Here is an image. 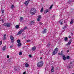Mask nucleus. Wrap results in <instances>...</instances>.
I'll use <instances>...</instances> for the list:
<instances>
[{"mask_svg": "<svg viewBox=\"0 0 74 74\" xmlns=\"http://www.w3.org/2000/svg\"><path fill=\"white\" fill-rule=\"evenodd\" d=\"M59 23H60V24H61V25H63V22H62V21L61 20H60V21Z\"/></svg>", "mask_w": 74, "mask_h": 74, "instance_id": "obj_22", "label": "nucleus"}, {"mask_svg": "<svg viewBox=\"0 0 74 74\" xmlns=\"http://www.w3.org/2000/svg\"><path fill=\"white\" fill-rule=\"evenodd\" d=\"M5 36H6V34H5L3 36L4 37H5Z\"/></svg>", "mask_w": 74, "mask_h": 74, "instance_id": "obj_40", "label": "nucleus"}, {"mask_svg": "<svg viewBox=\"0 0 74 74\" xmlns=\"http://www.w3.org/2000/svg\"><path fill=\"white\" fill-rule=\"evenodd\" d=\"M7 47V46L5 45V46L2 48V49L3 50V51H4V50H5V49H6V48H5V47Z\"/></svg>", "mask_w": 74, "mask_h": 74, "instance_id": "obj_16", "label": "nucleus"}, {"mask_svg": "<svg viewBox=\"0 0 74 74\" xmlns=\"http://www.w3.org/2000/svg\"><path fill=\"white\" fill-rule=\"evenodd\" d=\"M69 50L67 51V52H69Z\"/></svg>", "mask_w": 74, "mask_h": 74, "instance_id": "obj_50", "label": "nucleus"}, {"mask_svg": "<svg viewBox=\"0 0 74 74\" xmlns=\"http://www.w3.org/2000/svg\"><path fill=\"white\" fill-rule=\"evenodd\" d=\"M40 53H41V52H40Z\"/></svg>", "mask_w": 74, "mask_h": 74, "instance_id": "obj_51", "label": "nucleus"}, {"mask_svg": "<svg viewBox=\"0 0 74 74\" xmlns=\"http://www.w3.org/2000/svg\"><path fill=\"white\" fill-rule=\"evenodd\" d=\"M71 41H72V40L71 39H70L67 44L66 45H70L71 44Z\"/></svg>", "mask_w": 74, "mask_h": 74, "instance_id": "obj_8", "label": "nucleus"}, {"mask_svg": "<svg viewBox=\"0 0 74 74\" xmlns=\"http://www.w3.org/2000/svg\"><path fill=\"white\" fill-rule=\"evenodd\" d=\"M40 59H42V57H40Z\"/></svg>", "mask_w": 74, "mask_h": 74, "instance_id": "obj_47", "label": "nucleus"}, {"mask_svg": "<svg viewBox=\"0 0 74 74\" xmlns=\"http://www.w3.org/2000/svg\"><path fill=\"white\" fill-rule=\"evenodd\" d=\"M29 66V64H28V63H27L25 64V67H28Z\"/></svg>", "mask_w": 74, "mask_h": 74, "instance_id": "obj_12", "label": "nucleus"}, {"mask_svg": "<svg viewBox=\"0 0 74 74\" xmlns=\"http://www.w3.org/2000/svg\"><path fill=\"white\" fill-rule=\"evenodd\" d=\"M53 71H54V67H52L51 70V73H53Z\"/></svg>", "mask_w": 74, "mask_h": 74, "instance_id": "obj_14", "label": "nucleus"}, {"mask_svg": "<svg viewBox=\"0 0 74 74\" xmlns=\"http://www.w3.org/2000/svg\"><path fill=\"white\" fill-rule=\"evenodd\" d=\"M66 28V26H64V27H63V29H65Z\"/></svg>", "mask_w": 74, "mask_h": 74, "instance_id": "obj_29", "label": "nucleus"}, {"mask_svg": "<svg viewBox=\"0 0 74 74\" xmlns=\"http://www.w3.org/2000/svg\"><path fill=\"white\" fill-rule=\"evenodd\" d=\"M43 65V62L40 61L38 62L37 65V67H41Z\"/></svg>", "mask_w": 74, "mask_h": 74, "instance_id": "obj_2", "label": "nucleus"}, {"mask_svg": "<svg viewBox=\"0 0 74 74\" xmlns=\"http://www.w3.org/2000/svg\"><path fill=\"white\" fill-rule=\"evenodd\" d=\"M68 68H70L71 67L70 66H68Z\"/></svg>", "mask_w": 74, "mask_h": 74, "instance_id": "obj_44", "label": "nucleus"}, {"mask_svg": "<svg viewBox=\"0 0 74 74\" xmlns=\"http://www.w3.org/2000/svg\"><path fill=\"white\" fill-rule=\"evenodd\" d=\"M4 10H2V14H3V13H4Z\"/></svg>", "mask_w": 74, "mask_h": 74, "instance_id": "obj_33", "label": "nucleus"}, {"mask_svg": "<svg viewBox=\"0 0 74 74\" xmlns=\"http://www.w3.org/2000/svg\"><path fill=\"white\" fill-rule=\"evenodd\" d=\"M46 32H47V29H44V30L42 31V33L43 34H44V33H46Z\"/></svg>", "mask_w": 74, "mask_h": 74, "instance_id": "obj_10", "label": "nucleus"}, {"mask_svg": "<svg viewBox=\"0 0 74 74\" xmlns=\"http://www.w3.org/2000/svg\"><path fill=\"white\" fill-rule=\"evenodd\" d=\"M63 51H61V54H63Z\"/></svg>", "mask_w": 74, "mask_h": 74, "instance_id": "obj_38", "label": "nucleus"}, {"mask_svg": "<svg viewBox=\"0 0 74 74\" xmlns=\"http://www.w3.org/2000/svg\"><path fill=\"white\" fill-rule=\"evenodd\" d=\"M20 19L21 20H22V19H23V17H20Z\"/></svg>", "mask_w": 74, "mask_h": 74, "instance_id": "obj_35", "label": "nucleus"}, {"mask_svg": "<svg viewBox=\"0 0 74 74\" xmlns=\"http://www.w3.org/2000/svg\"><path fill=\"white\" fill-rule=\"evenodd\" d=\"M58 48L56 47L54 50V51H53V55H56L57 53L58 52Z\"/></svg>", "mask_w": 74, "mask_h": 74, "instance_id": "obj_3", "label": "nucleus"}, {"mask_svg": "<svg viewBox=\"0 0 74 74\" xmlns=\"http://www.w3.org/2000/svg\"><path fill=\"white\" fill-rule=\"evenodd\" d=\"M27 27H24V30H25V29H27Z\"/></svg>", "mask_w": 74, "mask_h": 74, "instance_id": "obj_31", "label": "nucleus"}, {"mask_svg": "<svg viewBox=\"0 0 74 74\" xmlns=\"http://www.w3.org/2000/svg\"><path fill=\"white\" fill-rule=\"evenodd\" d=\"M29 57H30V58L32 57V55H29Z\"/></svg>", "mask_w": 74, "mask_h": 74, "instance_id": "obj_39", "label": "nucleus"}, {"mask_svg": "<svg viewBox=\"0 0 74 74\" xmlns=\"http://www.w3.org/2000/svg\"><path fill=\"white\" fill-rule=\"evenodd\" d=\"M1 44H2V41H1L0 42V46Z\"/></svg>", "mask_w": 74, "mask_h": 74, "instance_id": "obj_32", "label": "nucleus"}, {"mask_svg": "<svg viewBox=\"0 0 74 74\" xmlns=\"http://www.w3.org/2000/svg\"><path fill=\"white\" fill-rule=\"evenodd\" d=\"M2 22H3V21H2Z\"/></svg>", "mask_w": 74, "mask_h": 74, "instance_id": "obj_54", "label": "nucleus"}, {"mask_svg": "<svg viewBox=\"0 0 74 74\" xmlns=\"http://www.w3.org/2000/svg\"><path fill=\"white\" fill-rule=\"evenodd\" d=\"M73 34V33H71V34L72 35V34Z\"/></svg>", "mask_w": 74, "mask_h": 74, "instance_id": "obj_48", "label": "nucleus"}, {"mask_svg": "<svg viewBox=\"0 0 74 74\" xmlns=\"http://www.w3.org/2000/svg\"><path fill=\"white\" fill-rule=\"evenodd\" d=\"M27 41L28 42H30V40H27Z\"/></svg>", "mask_w": 74, "mask_h": 74, "instance_id": "obj_34", "label": "nucleus"}, {"mask_svg": "<svg viewBox=\"0 0 74 74\" xmlns=\"http://www.w3.org/2000/svg\"><path fill=\"white\" fill-rule=\"evenodd\" d=\"M17 42H18V43H19L20 42V40H17Z\"/></svg>", "mask_w": 74, "mask_h": 74, "instance_id": "obj_28", "label": "nucleus"}, {"mask_svg": "<svg viewBox=\"0 0 74 74\" xmlns=\"http://www.w3.org/2000/svg\"><path fill=\"white\" fill-rule=\"evenodd\" d=\"M1 28L0 27V30Z\"/></svg>", "mask_w": 74, "mask_h": 74, "instance_id": "obj_53", "label": "nucleus"}, {"mask_svg": "<svg viewBox=\"0 0 74 74\" xmlns=\"http://www.w3.org/2000/svg\"><path fill=\"white\" fill-rule=\"evenodd\" d=\"M38 18L37 19V21H40V20H41V15H40L39 16H38Z\"/></svg>", "mask_w": 74, "mask_h": 74, "instance_id": "obj_7", "label": "nucleus"}, {"mask_svg": "<svg viewBox=\"0 0 74 74\" xmlns=\"http://www.w3.org/2000/svg\"><path fill=\"white\" fill-rule=\"evenodd\" d=\"M72 74H74V73H72Z\"/></svg>", "mask_w": 74, "mask_h": 74, "instance_id": "obj_52", "label": "nucleus"}, {"mask_svg": "<svg viewBox=\"0 0 74 74\" xmlns=\"http://www.w3.org/2000/svg\"><path fill=\"white\" fill-rule=\"evenodd\" d=\"M73 23H74V19H72L70 22V24H73Z\"/></svg>", "mask_w": 74, "mask_h": 74, "instance_id": "obj_11", "label": "nucleus"}, {"mask_svg": "<svg viewBox=\"0 0 74 74\" xmlns=\"http://www.w3.org/2000/svg\"><path fill=\"white\" fill-rule=\"evenodd\" d=\"M29 0L26 1L25 2V4L26 5V6H27V5H28V3H29Z\"/></svg>", "mask_w": 74, "mask_h": 74, "instance_id": "obj_9", "label": "nucleus"}, {"mask_svg": "<svg viewBox=\"0 0 74 74\" xmlns=\"http://www.w3.org/2000/svg\"><path fill=\"white\" fill-rule=\"evenodd\" d=\"M10 58V56H9L8 55L7 56V58Z\"/></svg>", "mask_w": 74, "mask_h": 74, "instance_id": "obj_37", "label": "nucleus"}, {"mask_svg": "<svg viewBox=\"0 0 74 74\" xmlns=\"http://www.w3.org/2000/svg\"><path fill=\"white\" fill-rule=\"evenodd\" d=\"M23 31H24V29H22L21 30H20L18 32V34L19 35L22 34V33Z\"/></svg>", "mask_w": 74, "mask_h": 74, "instance_id": "obj_6", "label": "nucleus"}, {"mask_svg": "<svg viewBox=\"0 0 74 74\" xmlns=\"http://www.w3.org/2000/svg\"><path fill=\"white\" fill-rule=\"evenodd\" d=\"M44 11V8H42L41 9V10H40L41 12H42Z\"/></svg>", "mask_w": 74, "mask_h": 74, "instance_id": "obj_18", "label": "nucleus"}, {"mask_svg": "<svg viewBox=\"0 0 74 74\" xmlns=\"http://www.w3.org/2000/svg\"><path fill=\"white\" fill-rule=\"evenodd\" d=\"M66 58L67 59H69L70 58V56H67L66 57Z\"/></svg>", "mask_w": 74, "mask_h": 74, "instance_id": "obj_30", "label": "nucleus"}, {"mask_svg": "<svg viewBox=\"0 0 74 74\" xmlns=\"http://www.w3.org/2000/svg\"><path fill=\"white\" fill-rule=\"evenodd\" d=\"M72 62H70V64H72Z\"/></svg>", "mask_w": 74, "mask_h": 74, "instance_id": "obj_49", "label": "nucleus"}, {"mask_svg": "<svg viewBox=\"0 0 74 74\" xmlns=\"http://www.w3.org/2000/svg\"><path fill=\"white\" fill-rule=\"evenodd\" d=\"M36 48L35 46H34L32 48V50L33 51H35L36 50Z\"/></svg>", "mask_w": 74, "mask_h": 74, "instance_id": "obj_13", "label": "nucleus"}, {"mask_svg": "<svg viewBox=\"0 0 74 74\" xmlns=\"http://www.w3.org/2000/svg\"><path fill=\"white\" fill-rule=\"evenodd\" d=\"M14 7V5H12L11 6V9H13V8Z\"/></svg>", "mask_w": 74, "mask_h": 74, "instance_id": "obj_27", "label": "nucleus"}, {"mask_svg": "<svg viewBox=\"0 0 74 74\" xmlns=\"http://www.w3.org/2000/svg\"><path fill=\"white\" fill-rule=\"evenodd\" d=\"M18 47H20L21 46V43H18Z\"/></svg>", "mask_w": 74, "mask_h": 74, "instance_id": "obj_23", "label": "nucleus"}, {"mask_svg": "<svg viewBox=\"0 0 74 74\" xmlns=\"http://www.w3.org/2000/svg\"><path fill=\"white\" fill-rule=\"evenodd\" d=\"M15 27L16 29H18V28L19 27V25H17L15 26Z\"/></svg>", "mask_w": 74, "mask_h": 74, "instance_id": "obj_20", "label": "nucleus"}, {"mask_svg": "<svg viewBox=\"0 0 74 74\" xmlns=\"http://www.w3.org/2000/svg\"><path fill=\"white\" fill-rule=\"evenodd\" d=\"M23 74H26V72H23Z\"/></svg>", "mask_w": 74, "mask_h": 74, "instance_id": "obj_42", "label": "nucleus"}, {"mask_svg": "<svg viewBox=\"0 0 74 74\" xmlns=\"http://www.w3.org/2000/svg\"><path fill=\"white\" fill-rule=\"evenodd\" d=\"M63 59L64 60H65L66 59V57L64 56H63Z\"/></svg>", "mask_w": 74, "mask_h": 74, "instance_id": "obj_19", "label": "nucleus"}, {"mask_svg": "<svg viewBox=\"0 0 74 74\" xmlns=\"http://www.w3.org/2000/svg\"><path fill=\"white\" fill-rule=\"evenodd\" d=\"M69 38H71V36H70V35H69Z\"/></svg>", "mask_w": 74, "mask_h": 74, "instance_id": "obj_43", "label": "nucleus"}, {"mask_svg": "<svg viewBox=\"0 0 74 74\" xmlns=\"http://www.w3.org/2000/svg\"><path fill=\"white\" fill-rule=\"evenodd\" d=\"M10 40H11L12 42H14V36L11 35L10 36Z\"/></svg>", "mask_w": 74, "mask_h": 74, "instance_id": "obj_5", "label": "nucleus"}, {"mask_svg": "<svg viewBox=\"0 0 74 74\" xmlns=\"http://www.w3.org/2000/svg\"><path fill=\"white\" fill-rule=\"evenodd\" d=\"M13 47V46H10V48H12Z\"/></svg>", "mask_w": 74, "mask_h": 74, "instance_id": "obj_36", "label": "nucleus"}, {"mask_svg": "<svg viewBox=\"0 0 74 74\" xmlns=\"http://www.w3.org/2000/svg\"><path fill=\"white\" fill-rule=\"evenodd\" d=\"M37 12V11L36 8H33L31 9L30 11V13L32 15H34L35 13Z\"/></svg>", "mask_w": 74, "mask_h": 74, "instance_id": "obj_1", "label": "nucleus"}, {"mask_svg": "<svg viewBox=\"0 0 74 74\" xmlns=\"http://www.w3.org/2000/svg\"><path fill=\"white\" fill-rule=\"evenodd\" d=\"M19 54L20 55H22V52H20L19 53Z\"/></svg>", "mask_w": 74, "mask_h": 74, "instance_id": "obj_25", "label": "nucleus"}, {"mask_svg": "<svg viewBox=\"0 0 74 74\" xmlns=\"http://www.w3.org/2000/svg\"><path fill=\"white\" fill-rule=\"evenodd\" d=\"M49 45H49V44H48V45H47V46H48V47H49Z\"/></svg>", "mask_w": 74, "mask_h": 74, "instance_id": "obj_45", "label": "nucleus"}, {"mask_svg": "<svg viewBox=\"0 0 74 74\" xmlns=\"http://www.w3.org/2000/svg\"><path fill=\"white\" fill-rule=\"evenodd\" d=\"M61 54H62L61 53H58V54L59 55H60Z\"/></svg>", "mask_w": 74, "mask_h": 74, "instance_id": "obj_46", "label": "nucleus"}, {"mask_svg": "<svg viewBox=\"0 0 74 74\" xmlns=\"http://www.w3.org/2000/svg\"><path fill=\"white\" fill-rule=\"evenodd\" d=\"M3 26H7L8 27H10L11 25V23H5L3 24Z\"/></svg>", "mask_w": 74, "mask_h": 74, "instance_id": "obj_4", "label": "nucleus"}, {"mask_svg": "<svg viewBox=\"0 0 74 74\" xmlns=\"http://www.w3.org/2000/svg\"><path fill=\"white\" fill-rule=\"evenodd\" d=\"M3 40H5V37H4L3 38Z\"/></svg>", "mask_w": 74, "mask_h": 74, "instance_id": "obj_41", "label": "nucleus"}, {"mask_svg": "<svg viewBox=\"0 0 74 74\" xmlns=\"http://www.w3.org/2000/svg\"><path fill=\"white\" fill-rule=\"evenodd\" d=\"M39 24L40 25H42V26H43V23H42V22H39Z\"/></svg>", "mask_w": 74, "mask_h": 74, "instance_id": "obj_26", "label": "nucleus"}, {"mask_svg": "<svg viewBox=\"0 0 74 74\" xmlns=\"http://www.w3.org/2000/svg\"><path fill=\"white\" fill-rule=\"evenodd\" d=\"M48 11H49L48 10V9H47L46 10H45L44 11L45 14H47V12H48Z\"/></svg>", "mask_w": 74, "mask_h": 74, "instance_id": "obj_15", "label": "nucleus"}, {"mask_svg": "<svg viewBox=\"0 0 74 74\" xmlns=\"http://www.w3.org/2000/svg\"><path fill=\"white\" fill-rule=\"evenodd\" d=\"M34 23V21H31L30 22V25H32V24H33Z\"/></svg>", "mask_w": 74, "mask_h": 74, "instance_id": "obj_17", "label": "nucleus"}, {"mask_svg": "<svg viewBox=\"0 0 74 74\" xmlns=\"http://www.w3.org/2000/svg\"><path fill=\"white\" fill-rule=\"evenodd\" d=\"M64 40L65 41H67L68 40V39H67V37H65L64 38Z\"/></svg>", "mask_w": 74, "mask_h": 74, "instance_id": "obj_21", "label": "nucleus"}, {"mask_svg": "<svg viewBox=\"0 0 74 74\" xmlns=\"http://www.w3.org/2000/svg\"><path fill=\"white\" fill-rule=\"evenodd\" d=\"M53 5H52L49 8L50 10H51V9H52V7H53Z\"/></svg>", "mask_w": 74, "mask_h": 74, "instance_id": "obj_24", "label": "nucleus"}]
</instances>
